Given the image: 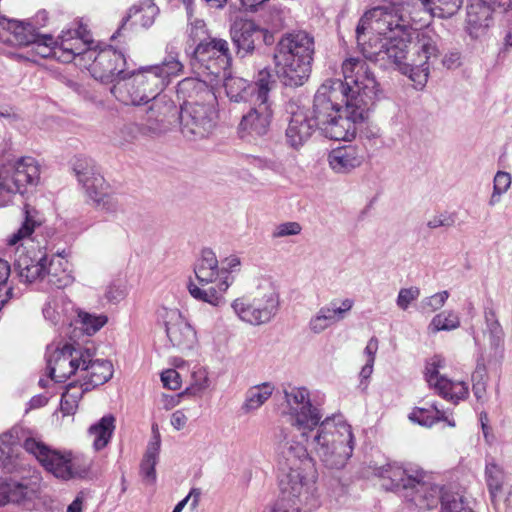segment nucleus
<instances>
[{"instance_id": "26", "label": "nucleus", "mask_w": 512, "mask_h": 512, "mask_svg": "<svg viewBox=\"0 0 512 512\" xmlns=\"http://www.w3.org/2000/svg\"><path fill=\"white\" fill-rule=\"evenodd\" d=\"M316 128H320V125L309 111L301 109L294 112L286 129L287 143L295 149L301 147L309 140Z\"/></svg>"}, {"instance_id": "6", "label": "nucleus", "mask_w": 512, "mask_h": 512, "mask_svg": "<svg viewBox=\"0 0 512 512\" xmlns=\"http://www.w3.org/2000/svg\"><path fill=\"white\" fill-rule=\"evenodd\" d=\"M314 39L304 31L288 33L277 44L274 54L276 75L287 87H300L309 79Z\"/></svg>"}, {"instance_id": "46", "label": "nucleus", "mask_w": 512, "mask_h": 512, "mask_svg": "<svg viewBox=\"0 0 512 512\" xmlns=\"http://www.w3.org/2000/svg\"><path fill=\"white\" fill-rule=\"evenodd\" d=\"M485 482L489 494L493 491H497V489H500L501 486L508 482V474L494 458L486 460Z\"/></svg>"}, {"instance_id": "11", "label": "nucleus", "mask_w": 512, "mask_h": 512, "mask_svg": "<svg viewBox=\"0 0 512 512\" xmlns=\"http://www.w3.org/2000/svg\"><path fill=\"white\" fill-rule=\"evenodd\" d=\"M41 166L31 156L9 160L0 166V191L4 207L9 205L16 194H24L29 186L40 183Z\"/></svg>"}, {"instance_id": "40", "label": "nucleus", "mask_w": 512, "mask_h": 512, "mask_svg": "<svg viewBox=\"0 0 512 512\" xmlns=\"http://www.w3.org/2000/svg\"><path fill=\"white\" fill-rule=\"evenodd\" d=\"M107 322L108 317L105 314L89 313L76 308L73 324L78 325L86 335L91 336L97 333Z\"/></svg>"}, {"instance_id": "4", "label": "nucleus", "mask_w": 512, "mask_h": 512, "mask_svg": "<svg viewBox=\"0 0 512 512\" xmlns=\"http://www.w3.org/2000/svg\"><path fill=\"white\" fill-rule=\"evenodd\" d=\"M183 68L178 54L168 53L159 64L126 71L110 91L118 101L126 105L148 104L151 99L161 95L172 78L181 75Z\"/></svg>"}, {"instance_id": "42", "label": "nucleus", "mask_w": 512, "mask_h": 512, "mask_svg": "<svg viewBox=\"0 0 512 512\" xmlns=\"http://www.w3.org/2000/svg\"><path fill=\"white\" fill-rule=\"evenodd\" d=\"M87 391H90L89 386H86L83 382L80 384L77 382L69 383L61 398L60 405L63 414L73 415L78 408L80 399Z\"/></svg>"}, {"instance_id": "15", "label": "nucleus", "mask_w": 512, "mask_h": 512, "mask_svg": "<svg viewBox=\"0 0 512 512\" xmlns=\"http://www.w3.org/2000/svg\"><path fill=\"white\" fill-rule=\"evenodd\" d=\"M89 361L90 353L87 350L65 343L48 358L49 376L55 382H64L72 375H80L82 367Z\"/></svg>"}, {"instance_id": "10", "label": "nucleus", "mask_w": 512, "mask_h": 512, "mask_svg": "<svg viewBox=\"0 0 512 512\" xmlns=\"http://www.w3.org/2000/svg\"><path fill=\"white\" fill-rule=\"evenodd\" d=\"M344 86L351 105L371 109L379 99L380 84L369 63L362 57H349L342 63Z\"/></svg>"}, {"instance_id": "62", "label": "nucleus", "mask_w": 512, "mask_h": 512, "mask_svg": "<svg viewBox=\"0 0 512 512\" xmlns=\"http://www.w3.org/2000/svg\"><path fill=\"white\" fill-rule=\"evenodd\" d=\"M200 497H201L200 489L192 488L190 490V492L188 493V495L184 499H182L181 501H179L176 504L174 509L177 510V512H182L184 507L187 504H189L190 505V509L191 510H195L198 507V505H199Z\"/></svg>"}, {"instance_id": "54", "label": "nucleus", "mask_w": 512, "mask_h": 512, "mask_svg": "<svg viewBox=\"0 0 512 512\" xmlns=\"http://www.w3.org/2000/svg\"><path fill=\"white\" fill-rule=\"evenodd\" d=\"M441 512H472L460 494L446 495L442 498Z\"/></svg>"}, {"instance_id": "55", "label": "nucleus", "mask_w": 512, "mask_h": 512, "mask_svg": "<svg viewBox=\"0 0 512 512\" xmlns=\"http://www.w3.org/2000/svg\"><path fill=\"white\" fill-rule=\"evenodd\" d=\"M420 296V289L416 286L401 288L396 298V305L400 310L406 311Z\"/></svg>"}, {"instance_id": "38", "label": "nucleus", "mask_w": 512, "mask_h": 512, "mask_svg": "<svg viewBox=\"0 0 512 512\" xmlns=\"http://www.w3.org/2000/svg\"><path fill=\"white\" fill-rule=\"evenodd\" d=\"M275 386L271 382H264L252 386L246 392L243 409L246 412L258 410L272 396Z\"/></svg>"}, {"instance_id": "34", "label": "nucleus", "mask_w": 512, "mask_h": 512, "mask_svg": "<svg viewBox=\"0 0 512 512\" xmlns=\"http://www.w3.org/2000/svg\"><path fill=\"white\" fill-rule=\"evenodd\" d=\"M409 419L421 426L431 427L438 421H446L448 425L455 426L435 404L415 407L409 414Z\"/></svg>"}, {"instance_id": "21", "label": "nucleus", "mask_w": 512, "mask_h": 512, "mask_svg": "<svg viewBox=\"0 0 512 512\" xmlns=\"http://www.w3.org/2000/svg\"><path fill=\"white\" fill-rule=\"evenodd\" d=\"M492 5L508 10L512 9V0H473L467 7V29L472 37H478L489 27L493 13Z\"/></svg>"}, {"instance_id": "13", "label": "nucleus", "mask_w": 512, "mask_h": 512, "mask_svg": "<svg viewBox=\"0 0 512 512\" xmlns=\"http://www.w3.org/2000/svg\"><path fill=\"white\" fill-rule=\"evenodd\" d=\"M446 359L441 355H433L425 362L424 379L429 388L439 396L454 404L465 400L469 395V385L462 380H452L442 371L446 368Z\"/></svg>"}, {"instance_id": "20", "label": "nucleus", "mask_w": 512, "mask_h": 512, "mask_svg": "<svg viewBox=\"0 0 512 512\" xmlns=\"http://www.w3.org/2000/svg\"><path fill=\"white\" fill-rule=\"evenodd\" d=\"M453 493L445 492L433 483L429 474L423 471V476L415 480V485H411L410 489L404 493V497L420 510H429L437 507L439 501L446 495Z\"/></svg>"}, {"instance_id": "16", "label": "nucleus", "mask_w": 512, "mask_h": 512, "mask_svg": "<svg viewBox=\"0 0 512 512\" xmlns=\"http://www.w3.org/2000/svg\"><path fill=\"white\" fill-rule=\"evenodd\" d=\"M369 111L370 109L361 105H351V101H348L347 106L321 130L330 139L350 141L368 119Z\"/></svg>"}, {"instance_id": "28", "label": "nucleus", "mask_w": 512, "mask_h": 512, "mask_svg": "<svg viewBox=\"0 0 512 512\" xmlns=\"http://www.w3.org/2000/svg\"><path fill=\"white\" fill-rule=\"evenodd\" d=\"M363 161L362 151L352 145L335 148L328 155L329 167L338 174L351 172L359 167Z\"/></svg>"}, {"instance_id": "56", "label": "nucleus", "mask_w": 512, "mask_h": 512, "mask_svg": "<svg viewBox=\"0 0 512 512\" xmlns=\"http://www.w3.org/2000/svg\"><path fill=\"white\" fill-rule=\"evenodd\" d=\"M449 298L448 291H441L431 296L425 297L421 301V309L423 312H435L440 310Z\"/></svg>"}, {"instance_id": "45", "label": "nucleus", "mask_w": 512, "mask_h": 512, "mask_svg": "<svg viewBox=\"0 0 512 512\" xmlns=\"http://www.w3.org/2000/svg\"><path fill=\"white\" fill-rule=\"evenodd\" d=\"M460 316L453 310H444L436 314L427 326V330L431 334L440 331H452L460 327Z\"/></svg>"}, {"instance_id": "37", "label": "nucleus", "mask_w": 512, "mask_h": 512, "mask_svg": "<svg viewBox=\"0 0 512 512\" xmlns=\"http://www.w3.org/2000/svg\"><path fill=\"white\" fill-rule=\"evenodd\" d=\"M224 87L231 101L242 102L251 100L254 102V88L247 80L236 76L225 77Z\"/></svg>"}, {"instance_id": "64", "label": "nucleus", "mask_w": 512, "mask_h": 512, "mask_svg": "<svg viewBox=\"0 0 512 512\" xmlns=\"http://www.w3.org/2000/svg\"><path fill=\"white\" fill-rule=\"evenodd\" d=\"M188 417L183 409L176 410L172 413L170 423L175 430H182L186 427Z\"/></svg>"}, {"instance_id": "52", "label": "nucleus", "mask_w": 512, "mask_h": 512, "mask_svg": "<svg viewBox=\"0 0 512 512\" xmlns=\"http://www.w3.org/2000/svg\"><path fill=\"white\" fill-rule=\"evenodd\" d=\"M492 504L496 510L504 509L509 510L512 509V484L508 482L497 489V491H493L489 494Z\"/></svg>"}, {"instance_id": "23", "label": "nucleus", "mask_w": 512, "mask_h": 512, "mask_svg": "<svg viewBox=\"0 0 512 512\" xmlns=\"http://www.w3.org/2000/svg\"><path fill=\"white\" fill-rule=\"evenodd\" d=\"M375 475L391 481V487L403 489L404 493L408 491L411 485H415V480L423 476V470L415 465H406L387 463L374 470Z\"/></svg>"}, {"instance_id": "9", "label": "nucleus", "mask_w": 512, "mask_h": 512, "mask_svg": "<svg viewBox=\"0 0 512 512\" xmlns=\"http://www.w3.org/2000/svg\"><path fill=\"white\" fill-rule=\"evenodd\" d=\"M0 40L29 50L21 57L37 62L42 58L58 60V49L62 46V33L57 39L48 34H39L30 22L0 17Z\"/></svg>"}, {"instance_id": "31", "label": "nucleus", "mask_w": 512, "mask_h": 512, "mask_svg": "<svg viewBox=\"0 0 512 512\" xmlns=\"http://www.w3.org/2000/svg\"><path fill=\"white\" fill-rule=\"evenodd\" d=\"M113 375V365L108 360H93L90 355L89 363L82 367L80 378L82 382L93 389L106 383Z\"/></svg>"}, {"instance_id": "36", "label": "nucleus", "mask_w": 512, "mask_h": 512, "mask_svg": "<svg viewBox=\"0 0 512 512\" xmlns=\"http://www.w3.org/2000/svg\"><path fill=\"white\" fill-rule=\"evenodd\" d=\"M230 306L240 321L251 326L264 325L251 297H238L231 302Z\"/></svg>"}, {"instance_id": "12", "label": "nucleus", "mask_w": 512, "mask_h": 512, "mask_svg": "<svg viewBox=\"0 0 512 512\" xmlns=\"http://www.w3.org/2000/svg\"><path fill=\"white\" fill-rule=\"evenodd\" d=\"M73 171L96 209L108 214L119 211L120 206L117 199L109 192V185L98 172L91 159L86 157L75 158Z\"/></svg>"}, {"instance_id": "22", "label": "nucleus", "mask_w": 512, "mask_h": 512, "mask_svg": "<svg viewBox=\"0 0 512 512\" xmlns=\"http://www.w3.org/2000/svg\"><path fill=\"white\" fill-rule=\"evenodd\" d=\"M354 300L344 298L333 300L329 305L321 307L309 320L308 328L313 334H320L332 325L345 319L352 310Z\"/></svg>"}, {"instance_id": "8", "label": "nucleus", "mask_w": 512, "mask_h": 512, "mask_svg": "<svg viewBox=\"0 0 512 512\" xmlns=\"http://www.w3.org/2000/svg\"><path fill=\"white\" fill-rule=\"evenodd\" d=\"M194 274L196 281L187 284L189 294L195 300L205 302L213 307L225 303V294L233 279L229 272L220 269L216 254L210 249H204L195 263Z\"/></svg>"}, {"instance_id": "17", "label": "nucleus", "mask_w": 512, "mask_h": 512, "mask_svg": "<svg viewBox=\"0 0 512 512\" xmlns=\"http://www.w3.org/2000/svg\"><path fill=\"white\" fill-rule=\"evenodd\" d=\"M194 58L208 74L218 77L223 73L225 76L231 61L228 43L217 38L198 43L194 50Z\"/></svg>"}, {"instance_id": "14", "label": "nucleus", "mask_w": 512, "mask_h": 512, "mask_svg": "<svg viewBox=\"0 0 512 512\" xmlns=\"http://www.w3.org/2000/svg\"><path fill=\"white\" fill-rule=\"evenodd\" d=\"M348 96L344 83L340 79L326 80L317 90L311 116L322 129L335 115L347 106Z\"/></svg>"}, {"instance_id": "7", "label": "nucleus", "mask_w": 512, "mask_h": 512, "mask_svg": "<svg viewBox=\"0 0 512 512\" xmlns=\"http://www.w3.org/2000/svg\"><path fill=\"white\" fill-rule=\"evenodd\" d=\"M23 448L35 457L47 473L58 480H82L91 475L93 460L82 453L53 448L35 438H27Z\"/></svg>"}, {"instance_id": "18", "label": "nucleus", "mask_w": 512, "mask_h": 512, "mask_svg": "<svg viewBox=\"0 0 512 512\" xmlns=\"http://www.w3.org/2000/svg\"><path fill=\"white\" fill-rule=\"evenodd\" d=\"M252 103L253 106L243 114L237 126L240 139L248 142L267 135L273 119L271 103Z\"/></svg>"}, {"instance_id": "35", "label": "nucleus", "mask_w": 512, "mask_h": 512, "mask_svg": "<svg viewBox=\"0 0 512 512\" xmlns=\"http://www.w3.org/2000/svg\"><path fill=\"white\" fill-rule=\"evenodd\" d=\"M16 447L17 437L13 432L9 431L0 435V461L3 469L8 473L18 470Z\"/></svg>"}, {"instance_id": "50", "label": "nucleus", "mask_w": 512, "mask_h": 512, "mask_svg": "<svg viewBox=\"0 0 512 512\" xmlns=\"http://www.w3.org/2000/svg\"><path fill=\"white\" fill-rule=\"evenodd\" d=\"M486 333L489 336L490 344L498 348L504 339V332L493 309H486L484 312Z\"/></svg>"}, {"instance_id": "39", "label": "nucleus", "mask_w": 512, "mask_h": 512, "mask_svg": "<svg viewBox=\"0 0 512 512\" xmlns=\"http://www.w3.org/2000/svg\"><path fill=\"white\" fill-rule=\"evenodd\" d=\"M242 159L244 163L262 171L268 170L278 175H283L286 172L283 158L277 155L262 156L244 154L242 155Z\"/></svg>"}, {"instance_id": "30", "label": "nucleus", "mask_w": 512, "mask_h": 512, "mask_svg": "<svg viewBox=\"0 0 512 512\" xmlns=\"http://www.w3.org/2000/svg\"><path fill=\"white\" fill-rule=\"evenodd\" d=\"M46 278L48 283L58 289H64L75 282L73 265L64 257L49 258Z\"/></svg>"}, {"instance_id": "51", "label": "nucleus", "mask_w": 512, "mask_h": 512, "mask_svg": "<svg viewBox=\"0 0 512 512\" xmlns=\"http://www.w3.org/2000/svg\"><path fill=\"white\" fill-rule=\"evenodd\" d=\"M512 177L511 174L505 171H498L493 180V191L489 199V205L495 206L501 200L503 194H505L511 187Z\"/></svg>"}, {"instance_id": "43", "label": "nucleus", "mask_w": 512, "mask_h": 512, "mask_svg": "<svg viewBox=\"0 0 512 512\" xmlns=\"http://www.w3.org/2000/svg\"><path fill=\"white\" fill-rule=\"evenodd\" d=\"M211 381L208 370L200 365H194L190 372L189 385L184 390L186 395L201 397L209 389Z\"/></svg>"}, {"instance_id": "49", "label": "nucleus", "mask_w": 512, "mask_h": 512, "mask_svg": "<svg viewBox=\"0 0 512 512\" xmlns=\"http://www.w3.org/2000/svg\"><path fill=\"white\" fill-rule=\"evenodd\" d=\"M462 3L463 0H429V4L423 6L433 17L448 18L459 10Z\"/></svg>"}, {"instance_id": "33", "label": "nucleus", "mask_w": 512, "mask_h": 512, "mask_svg": "<svg viewBox=\"0 0 512 512\" xmlns=\"http://www.w3.org/2000/svg\"><path fill=\"white\" fill-rule=\"evenodd\" d=\"M259 34V29L252 21H239L233 25L231 35L233 42L239 49L245 53L251 52L255 47V36Z\"/></svg>"}, {"instance_id": "47", "label": "nucleus", "mask_w": 512, "mask_h": 512, "mask_svg": "<svg viewBox=\"0 0 512 512\" xmlns=\"http://www.w3.org/2000/svg\"><path fill=\"white\" fill-rule=\"evenodd\" d=\"M275 86V80L268 68H263L259 70L255 84L253 85L254 92V101L255 102H263V103H271L269 101V93L272 88Z\"/></svg>"}, {"instance_id": "25", "label": "nucleus", "mask_w": 512, "mask_h": 512, "mask_svg": "<svg viewBox=\"0 0 512 512\" xmlns=\"http://www.w3.org/2000/svg\"><path fill=\"white\" fill-rule=\"evenodd\" d=\"M151 104L141 115L139 125L144 133H158L166 118L175 111V105L166 95L151 99Z\"/></svg>"}, {"instance_id": "27", "label": "nucleus", "mask_w": 512, "mask_h": 512, "mask_svg": "<svg viewBox=\"0 0 512 512\" xmlns=\"http://www.w3.org/2000/svg\"><path fill=\"white\" fill-rule=\"evenodd\" d=\"M75 311L74 303L64 295H60L46 302L43 307V316L46 321L61 328L73 325Z\"/></svg>"}, {"instance_id": "3", "label": "nucleus", "mask_w": 512, "mask_h": 512, "mask_svg": "<svg viewBox=\"0 0 512 512\" xmlns=\"http://www.w3.org/2000/svg\"><path fill=\"white\" fill-rule=\"evenodd\" d=\"M58 61L76 64L87 69L91 76L101 82L115 83L126 73V58L110 46H92L85 28L62 31V46L58 49Z\"/></svg>"}, {"instance_id": "63", "label": "nucleus", "mask_w": 512, "mask_h": 512, "mask_svg": "<svg viewBox=\"0 0 512 512\" xmlns=\"http://www.w3.org/2000/svg\"><path fill=\"white\" fill-rule=\"evenodd\" d=\"M183 395H185L184 391L176 395L162 394L159 404L163 409L171 410L180 404Z\"/></svg>"}, {"instance_id": "5", "label": "nucleus", "mask_w": 512, "mask_h": 512, "mask_svg": "<svg viewBox=\"0 0 512 512\" xmlns=\"http://www.w3.org/2000/svg\"><path fill=\"white\" fill-rule=\"evenodd\" d=\"M177 94L185 100L180 111L182 134L191 139L204 138L216 125V97L205 81L186 78L178 83Z\"/></svg>"}, {"instance_id": "44", "label": "nucleus", "mask_w": 512, "mask_h": 512, "mask_svg": "<svg viewBox=\"0 0 512 512\" xmlns=\"http://www.w3.org/2000/svg\"><path fill=\"white\" fill-rule=\"evenodd\" d=\"M28 498V487L17 482L0 478V506L8 503H22Z\"/></svg>"}, {"instance_id": "32", "label": "nucleus", "mask_w": 512, "mask_h": 512, "mask_svg": "<svg viewBox=\"0 0 512 512\" xmlns=\"http://www.w3.org/2000/svg\"><path fill=\"white\" fill-rule=\"evenodd\" d=\"M115 430V417L111 414L103 416L88 429L94 450L99 451L107 446Z\"/></svg>"}, {"instance_id": "2", "label": "nucleus", "mask_w": 512, "mask_h": 512, "mask_svg": "<svg viewBox=\"0 0 512 512\" xmlns=\"http://www.w3.org/2000/svg\"><path fill=\"white\" fill-rule=\"evenodd\" d=\"M355 33L365 58L389 61L404 74L409 73L417 89L426 85L438 49L430 37L422 35L413 46L411 62L406 63L409 44L418 35L408 17L398 16L389 7H372L361 16Z\"/></svg>"}, {"instance_id": "29", "label": "nucleus", "mask_w": 512, "mask_h": 512, "mask_svg": "<svg viewBox=\"0 0 512 512\" xmlns=\"http://www.w3.org/2000/svg\"><path fill=\"white\" fill-rule=\"evenodd\" d=\"M49 257L45 254L30 257L20 254L15 261V267L21 281L32 283L46 277Z\"/></svg>"}, {"instance_id": "41", "label": "nucleus", "mask_w": 512, "mask_h": 512, "mask_svg": "<svg viewBox=\"0 0 512 512\" xmlns=\"http://www.w3.org/2000/svg\"><path fill=\"white\" fill-rule=\"evenodd\" d=\"M158 12V7L151 0H145L131 7L128 17L133 24L147 28L153 24Z\"/></svg>"}, {"instance_id": "53", "label": "nucleus", "mask_w": 512, "mask_h": 512, "mask_svg": "<svg viewBox=\"0 0 512 512\" xmlns=\"http://www.w3.org/2000/svg\"><path fill=\"white\" fill-rule=\"evenodd\" d=\"M188 19H189V26L187 29V33L189 38L193 42H207L206 36H207V29L206 24L202 19H193L192 20V6L190 5V13L187 12Z\"/></svg>"}, {"instance_id": "58", "label": "nucleus", "mask_w": 512, "mask_h": 512, "mask_svg": "<svg viewBox=\"0 0 512 512\" xmlns=\"http://www.w3.org/2000/svg\"><path fill=\"white\" fill-rule=\"evenodd\" d=\"M127 295V286L124 281H112L106 288L105 298L112 303L122 301Z\"/></svg>"}, {"instance_id": "48", "label": "nucleus", "mask_w": 512, "mask_h": 512, "mask_svg": "<svg viewBox=\"0 0 512 512\" xmlns=\"http://www.w3.org/2000/svg\"><path fill=\"white\" fill-rule=\"evenodd\" d=\"M159 449L160 440L159 437H157L154 442H151L148 445L144 459L141 463V474L143 478L149 483H154L156 480L155 466L158 461Z\"/></svg>"}, {"instance_id": "61", "label": "nucleus", "mask_w": 512, "mask_h": 512, "mask_svg": "<svg viewBox=\"0 0 512 512\" xmlns=\"http://www.w3.org/2000/svg\"><path fill=\"white\" fill-rule=\"evenodd\" d=\"M161 382L165 388L170 390H178L182 384L180 373L175 369L163 371L161 373Z\"/></svg>"}, {"instance_id": "60", "label": "nucleus", "mask_w": 512, "mask_h": 512, "mask_svg": "<svg viewBox=\"0 0 512 512\" xmlns=\"http://www.w3.org/2000/svg\"><path fill=\"white\" fill-rule=\"evenodd\" d=\"M35 228V222L26 217L22 226L8 239L9 245H16L19 241L29 237Z\"/></svg>"}, {"instance_id": "24", "label": "nucleus", "mask_w": 512, "mask_h": 512, "mask_svg": "<svg viewBox=\"0 0 512 512\" xmlns=\"http://www.w3.org/2000/svg\"><path fill=\"white\" fill-rule=\"evenodd\" d=\"M257 292L251 298L263 324L269 323L279 310V294L270 278L258 279Z\"/></svg>"}, {"instance_id": "57", "label": "nucleus", "mask_w": 512, "mask_h": 512, "mask_svg": "<svg viewBox=\"0 0 512 512\" xmlns=\"http://www.w3.org/2000/svg\"><path fill=\"white\" fill-rule=\"evenodd\" d=\"M302 231V226L295 221L282 222L274 226L271 237L273 239L295 236L300 234Z\"/></svg>"}, {"instance_id": "59", "label": "nucleus", "mask_w": 512, "mask_h": 512, "mask_svg": "<svg viewBox=\"0 0 512 512\" xmlns=\"http://www.w3.org/2000/svg\"><path fill=\"white\" fill-rule=\"evenodd\" d=\"M455 222L456 214L445 211L431 217L427 222V226L431 229H436L439 227L448 228L454 226Z\"/></svg>"}, {"instance_id": "1", "label": "nucleus", "mask_w": 512, "mask_h": 512, "mask_svg": "<svg viewBox=\"0 0 512 512\" xmlns=\"http://www.w3.org/2000/svg\"><path fill=\"white\" fill-rule=\"evenodd\" d=\"M287 415L303 441L291 444L282 464L280 487L288 498L307 504L314 496L315 469L312 456L329 470H342L353 455L356 440L352 426L340 415L323 419L305 387L284 391Z\"/></svg>"}, {"instance_id": "19", "label": "nucleus", "mask_w": 512, "mask_h": 512, "mask_svg": "<svg viewBox=\"0 0 512 512\" xmlns=\"http://www.w3.org/2000/svg\"><path fill=\"white\" fill-rule=\"evenodd\" d=\"M165 331L171 345L185 352L194 349L198 343L197 332L188 319L177 309L166 311Z\"/></svg>"}]
</instances>
